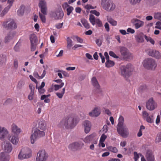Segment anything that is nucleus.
Here are the masks:
<instances>
[{
	"instance_id": "62",
	"label": "nucleus",
	"mask_w": 161,
	"mask_h": 161,
	"mask_svg": "<svg viewBox=\"0 0 161 161\" xmlns=\"http://www.w3.org/2000/svg\"><path fill=\"white\" fill-rule=\"evenodd\" d=\"M108 130V127L107 125H105L103 127V131L104 132L106 133Z\"/></svg>"
},
{
	"instance_id": "26",
	"label": "nucleus",
	"mask_w": 161,
	"mask_h": 161,
	"mask_svg": "<svg viewBox=\"0 0 161 161\" xmlns=\"http://www.w3.org/2000/svg\"><path fill=\"white\" fill-rule=\"evenodd\" d=\"M9 140L14 145H17L19 141V138L18 135H12L9 138Z\"/></svg>"
},
{
	"instance_id": "37",
	"label": "nucleus",
	"mask_w": 161,
	"mask_h": 161,
	"mask_svg": "<svg viewBox=\"0 0 161 161\" xmlns=\"http://www.w3.org/2000/svg\"><path fill=\"white\" fill-rule=\"evenodd\" d=\"M11 7L10 6L8 5L7 7L5 8L1 12L0 14L1 16L2 17L4 16L8 12Z\"/></svg>"
},
{
	"instance_id": "12",
	"label": "nucleus",
	"mask_w": 161,
	"mask_h": 161,
	"mask_svg": "<svg viewBox=\"0 0 161 161\" xmlns=\"http://www.w3.org/2000/svg\"><path fill=\"white\" fill-rule=\"evenodd\" d=\"M98 138L96 137V134L93 133L89 136H86L84 139V142L86 143H89L90 142L94 144H97Z\"/></svg>"
},
{
	"instance_id": "25",
	"label": "nucleus",
	"mask_w": 161,
	"mask_h": 161,
	"mask_svg": "<svg viewBox=\"0 0 161 161\" xmlns=\"http://www.w3.org/2000/svg\"><path fill=\"white\" fill-rule=\"evenodd\" d=\"M10 156L4 152L0 153V161H9Z\"/></svg>"
},
{
	"instance_id": "19",
	"label": "nucleus",
	"mask_w": 161,
	"mask_h": 161,
	"mask_svg": "<svg viewBox=\"0 0 161 161\" xmlns=\"http://www.w3.org/2000/svg\"><path fill=\"white\" fill-rule=\"evenodd\" d=\"M11 130L12 133L16 135H19L22 131L21 129L14 123L11 126Z\"/></svg>"
},
{
	"instance_id": "56",
	"label": "nucleus",
	"mask_w": 161,
	"mask_h": 161,
	"mask_svg": "<svg viewBox=\"0 0 161 161\" xmlns=\"http://www.w3.org/2000/svg\"><path fill=\"white\" fill-rule=\"evenodd\" d=\"M36 44H31V50L34 51L36 49Z\"/></svg>"
},
{
	"instance_id": "38",
	"label": "nucleus",
	"mask_w": 161,
	"mask_h": 161,
	"mask_svg": "<svg viewBox=\"0 0 161 161\" xmlns=\"http://www.w3.org/2000/svg\"><path fill=\"white\" fill-rule=\"evenodd\" d=\"M153 17L155 19L159 20L161 21V12H156L154 13Z\"/></svg>"
},
{
	"instance_id": "11",
	"label": "nucleus",
	"mask_w": 161,
	"mask_h": 161,
	"mask_svg": "<svg viewBox=\"0 0 161 161\" xmlns=\"http://www.w3.org/2000/svg\"><path fill=\"white\" fill-rule=\"evenodd\" d=\"M48 155L45 150H39L37 154L36 161H46Z\"/></svg>"
},
{
	"instance_id": "22",
	"label": "nucleus",
	"mask_w": 161,
	"mask_h": 161,
	"mask_svg": "<svg viewBox=\"0 0 161 161\" xmlns=\"http://www.w3.org/2000/svg\"><path fill=\"white\" fill-rule=\"evenodd\" d=\"M15 35V33L14 32H10L7 33L4 38V42L7 43L12 40Z\"/></svg>"
},
{
	"instance_id": "23",
	"label": "nucleus",
	"mask_w": 161,
	"mask_h": 161,
	"mask_svg": "<svg viewBox=\"0 0 161 161\" xmlns=\"http://www.w3.org/2000/svg\"><path fill=\"white\" fill-rule=\"evenodd\" d=\"M8 133V132L6 128L0 126V139L1 140H3Z\"/></svg>"
},
{
	"instance_id": "4",
	"label": "nucleus",
	"mask_w": 161,
	"mask_h": 161,
	"mask_svg": "<svg viewBox=\"0 0 161 161\" xmlns=\"http://www.w3.org/2000/svg\"><path fill=\"white\" fill-rule=\"evenodd\" d=\"M32 152L31 149L28 148H22L20 151L18 158L19 160L27 159L31 157Z\"/></svg>"
},
{
	"instance_id": "7",
	"label": "nucleus",
	"mask_w": 161,
	"mask_h": 161,
	"mask_svg": "<svg viewBox=\"0 0 161 161\" xmlns=\"http://www.w3.org/2000/svg\"><path fill=\"white\" fill-rule=\"evenodd\" d=\"M3 26L7 30H13L17 28V25L14 21L11 19H8L3 22Z\"/></svg>"
},
{
	"instance_id": "45",
	"label": "nucleus",
	"mask_w": 161,
	"mask_h": 161,
	"mask_svg": "<svg viewBox=\"0 0 161 161\" xmlns=\"http://www.w3.org/2000/svg\"><path fill=\"white\" fill-rule=\"evenodd\" d=\"M107 148L109 151L114 153H116L118 151L117 148L115 147L109 146L107 147Z\"/></svg>"
},
{
	"instance_id": "28",
	"label": "nucleus",
	"mask_w": 161,
	"mask_h": 161,
	"mask_svg": "<svg viewBox=\"0 0 161 161\" xmlns=\"http://www.w3.org/2000/svg\"><path fill=\"white\" fill-rule=\"evenodd\" d=\"M46 123L44 120H40L38 122V128L43 131L46 129Z\"/></svg>"
},
{
	"instance_id": "13",
	"label": "nucleus",
	"mask_w": 161,
	"mask_h": 161,
	"mask_svg": "<svg viewBox=\"0 0 161 161\" xmlns=\"http://www.w3.org/2000/svg\"><path fill=\"white\" fill-rule=\"evenodd\" d=\"M120 52L123 58L125 59H129L132 57L131 54L129 52L128 49L125 47H120Z\"/></svg>"
},
{
	"instance_id": "63",
	"label": "nucleus",
	"mask_w": 161,
	"mask_h": 161,
	"mask_svg": "<svg viewBox=\"0 0 161 161\" xmlns=\"http://www.w3.org/2000/svg\"><path fill=\"white\" fill-rule=\"evenodd\" d=\"M14 67L15 69H17L18 67V61L15 60L14 62Z\"/></svg>"
},
{
	"instance_id": "64",
	"label": "nucleus",
	"mask_w": 161,
	"mask_h": 161,
	"mask_svg": "<svg viewBox=\"0 0 161 161\" xmlns=\"http://www.w3.org/2000/svg\"><path fill=\"white\" fill-rule=\"evenodd\" d=\"M127 31L128 32L130 33L131 34L134 33L135 32V30L133 29L130 28H128Z\"/></svg>"
},
{
	"instance_id": "16",
	"label": "nucleus",
	"mask_w": 161,
	"mask_h": 161,
	"mask_svg": "<svg viewBox=\"0 0 161 161\" xmlns=\"http://www.w3.org/2000/svg\"><path fill=\"white\" fill-rule=\"evenodd\" d=\"M89 19L93 25L97 24L99 27H101L103 26L102 21L98 18H95L94 16L92 14L90 15Z\"/></svg>"
},
{
	"instance_id": "31",
	"label": "nucleus",
	"mask_w": 161,
	"mask_h": 161,
	"mask_svg": "<svg viewBox=\"0 0 161 161\" xmlns=\"http://www.w3.org/2000/svg\"><path fill=\"white\" fill-rule=\"evenodd\" d=\"M25 7L23 5H21L17 11V14L19 16H22L24 13Z\"/></svg>"
},
{
	"instance_id": "15",
	"label": "nucleus",
	"mask_w": 161,
	"mask_h": 161,
	"mask_svg": "<svg viewBox=\"0 0 161 161\" xmlns=\"http://www.w3.org/2000/svg\"><path fill=\"white\" fill-rule=\"evenodd\" d=\"M146 52L149 55L156 58L158 59L161 58L160 53L158 51L155 50L151 49H148L146 50Z\"/></svg>"
},
{
	"instance_id": "51",
	"label": "nucleus",
	"mask_w": 161,
	"mask_h": 161,
	"mask_svg": "<svg viewBox=\"0 0 161 161\" xmlns=\"http://www.w3.org/2000/svg\"><path fill=\"white\" fill-rule=\"evenodd\" d=\"M34 96V92H31L28 96V98L30 100H32L33 99Z\"/></svg>"
},
{
	"instance_id": "8",
	"label": "nucleus",
	"mask_w": 161,
	"mask_h": 161,
	"mask_svg": "<svg viewBox=\"0 0 161 161\" xmlns=\"http://www.w3.org/2000/svg\"><path fill=\"white\" fill-rule=\"evenodd\" d=\"M50 16L55 19L58 20L62 19L64 16V13L61 8H59L50 12Z\"/></svg>"
},
{
	"instance_id": "55",
	"label": "nucleus",
	"mask_w": 161,
	"mask_h": 161,
	"mask_svg": "<svg viewBox=\"0 0 161 161\" xmlns=\"http://www.w3.org/2000/svg\"><path fill=\"white\" fill-rule=\"evenodd\" d=\"M90 13L95 14L97 16H98L100 15V13L95 10H91Z\"/></svg>"
},
{
	"instance_id": "3",
	"label": "nucleus",
	"mask_w": 161,
	"mask_h": 161,
	"mask_svg": "<svg viewBox=\"0 0 161 161\" xmlns=\"http://www.w3.org/2000/svg\"><path fill=\"white\" fill-rule=\"evenodd\" d=\"M142 64L146 69L152 70H154L157 67L155 61L152 58H146L143 61Z\"/></svg>"
},
{
	"instance_id": "21",
	"label": "nucleus",
	"mask_w": 161,
	"mask_h": 161,
	"mask_svg": "<svg viewBox=\"0 0 161 161\" xmlns=\"http://www.w3.org/2000/svg\"><path fill=\"white\" fill-rule=\"evenodd\" d=\"M83 125L84 127L85 132L87 134L90 131L91 127V123L89 120H86L84 121Z\"/></svg>"
},
{
	"instance_id": "58",
	"label": "nucleus",
	"mask_w": 161,
	"mask_h": 161,
	"mask_svg": "<svg viewBox=\"0 0 161 161\" xmlns=\"http://www.w3.org/2000/svg\"><path fill=\"white\" fill-rule=\"evenodd\" d=\"M107 138V136L104 134H103L101 136L100 140V141L104 142Z\"/></svg>"
},
{
	"instance_id": "59",
	"label": "nucleus",
	"mask_w": 161,
	"mask_h": 161,
	"mask_svg": "<svg viewBox=\"0 0 161 161\" xmlns=\"http://www.w3.org/2000/svg\"><path fill=\"white\" fill-rule=\"evenodd\" d=\"M85 8L87 9H94L96 8L95 7V8L92 6L91 5L89 4H87L86 5L85 7Z\"/></svg>"
},
{
	"instance_id": "30",
	"label": "nucleus",
	"mask_w": 161,
	"mask_h": 161,
	"mask_svg": "<svg viewBox=\"0 0 161 161\" xmlns=\"http://www.w3.org/2000/svg\"><path fill=\"white\" fill-rule=\"evenodd\" d=\"M31 44H36L37 42V39L36 35L34 34H31L30 37Z\"/></svg>"
},
{
	"instance_id": "46",
	"label": "nucleus",
	"mask_w": 161,
	"mask_h": 161,
	"mask_svg": "<svg viewBox=\"0 0 161 161\" xmlns=\"http://www.w3.org/2000/svg\"><path fill=\"white\" fill-rule=\"evenodd\" d=\"M74 8L72 6H69V7L68 8H67V15L68 16L74 10Z\"/></svg>"
},
{
	"instance_id": "32",
	"label": "nucleus",
	"mask_w": 161,
	"mask_h": 161,
	"mask_svg": "<svg viewBox=\"0 0 161 161\" xmlns=\"http://www.w3.org/2000/svg\"><path fill=\"white\" fill-rule=\"evenodd\" d=\"M147 161H154V155L151 153H147Z\"/></svg>"
},
{
	"instance_id": "35",
	"label": "nucleus",
	"mask_w": 161,
	"mask_h": 161,
	"mask_svg": "<svg viewBox=\"0 0 161 161\" xmlns=\"http://www.w3.org/2000/svg\"><path fill=\"white\" fill-rule=\"evenodd\" d=\"M65 87H64L63 88L62 91L61 92H57L55 93L57 97L59 98H62L65 93Z\"/></svg>"
},
{
	"instance_id": "49",
	"label": "nucleus",
	"mask_w": 161,
	"mask_h": 161,
	"mask_svg": "<svg viewBox=\"0 0 161 161\" xmlns=\"http://www.w3.org/2000/svg\"><path fill=\"white\" fill-rule=\"evenodd\" d=\"M6 60V57L5 55H2V57L0 58V63L1 64H3L5 62Z\"/></svg>"
},
{
	"instance_id": "33",
	"label": "nucleus",
	"mask_w": 161,
	"mask_h": 161,
	"mask_svg": "<svg viewBox=\"0 0 161 161\" xmlns=\"http://www.w3.org/2000/svg\"><path fill=\"white\" fill-rule=\"evenodd\" d=\"M114 64V62L111 61L108 59V60H106V62L105 63L106 66L107 67L109 68L113 66Z\"/></svg>"
},
{
	"instance_id": "50",
	"label": "nucleus",
	"mask_w": 161,
	"mask_h": 161,
	"mask_svg": "<svg viewBox=\"0 0 161 161\" xmlns=\"http://www.w3.org/2000/svg\"><path fill=\"white\" fill-rule=\"evenodd\" d=\"M19 45L20 44L18 42L16 44L14 47V49L15 51L17 52L20 51Z\"/></svg>"
},
{
	"instance_id": "36",
	"label": "nucleus",
	"mask_w": 161,
	"mask_h": 161,
	"mask_svg": "<svg viewBox=\"0 0 161 161\" xmlns=\"http://www.w3.org/2000/svg\"><path fill=\"white\" fill-rule=\"evenodd\" d=\"M108 21L112 25L116 26L117 25V22L111 17H108L107 18Z\"/></svg>"
},
{
	"instance_id": "52",
	"label": "nucleus",
	"mask_w": 161,
	"mask_h": 161,
	"mask_svg": "<svg viewBox=\"0 0 161 161\" xmlns=\"http://www.w3.org/2000/svg\"><path fill=\"white\" fill-rule=\"evenodd\" d=\"M140 154H138L136 152H135L134 153V160L135 161H137L138 159L139 158V155H140Z\"/></svg>"
},
{
	"instance_id": "48",
	"label": "nucleus",
	"mask_w": 161,
	"mask_h": 161,
	"mask_svg": "<svg viewBox=\"0 0 161 161\" xmlns=\"http://www.w3.org/2000/svg\"><path fill=\"white\" fill-rule=\"evenodd\" d=\"M73 37L74 38H73V39H75L78 42L81 43H82L83 42V40L82 38L78 37V36H74Z\"/></svg>"
},
{
	"instance_id": "57",
	"label": "nucleus",
	"mask_w": 161,
	"mask_h": 161,
	"mask_svg": "<svg viewBox=\"0 0 161 161\" xmlns=\"http://www.w3.org/2000/svg\"><path fill=\"white\" fill-rule=\"evenodd\" d=\"M12 102V100L10 98L7 99L4 102V105H8L11 103Z\"/></svg>"
},
{
	"instance_id": "29",
	"label": "nucleus",
	"mask_w": 161,
	"mask_h": 161,
	"mask_svg": "<svg viewBox=\"0 0 161 161\" xmlns=\"http://www.w3.org/2000/svg\"><path fill=\"white\" fill-rule=\"evenodd\" d=\"M91 82L92 85L95 88L98 89L100 88L99 84L96 78L95 77H93L91 79Z\"/></svg>"
},
{
	"instance_id": "2",
	"label": "nucleus",
	"mask_w": 161,
	"mask_h": 161,
	"mask_svg": "<svg viewBox=\"0 0 161 161\" xmlns=\"http://www.w3.org/2000/svg\"><path fill=\"white\" fill-rule=\"evenodd\" d=\"M117 130L118 133L122 137L126 138L129 135V130L124 123V117L120 115L118 119Z\"/></svg>"
},
{
	"instance_id": "40",
	"label": "nucleus",
	"mask_w": 161,
	"mask_h": 161,
	"mask_svg": "<svg viewBox=\"0 0 161 161\" xmlns=\"http://www.w3.org/2000/svg\"><path fill=\"white\" fill-rule=\"evenodd\" d=\"M39 14L42 22L43 23H45L46 22L45 15H44L42 13H41L40 12H39Z\"/></svg>"
},
{
	"instance_id": "43",
	"label": "nucleus",
	"mask_w": 161,
	"mask_h": 161,
	"mask_svg": "<svg viewBox=\"0 0 161 161\" xmlns=\"http://www.w3.org/2000/svg\"><path fill=\"white\" fill-rule=\"evenodd\" d=\"M145 39L147 42H149L153 45L154 44L155 42L154 40L151 37L145 35Z\"/></svg>"
},
{
	"instance_id": "34",
	"label": "nucleus",
	"mask_w": 161,
	"mask_h": 161,
	"mask_svg": "<svg viewBox=\"0 0 161 161\" xmlns=\"http://www.w3.org/2000/svg\"><path fill=\"white\" fill-rule=\"evenodd\" d=\"M67 46L68 48L70 49L71 47L73 46V41L69 37L67 38Z\"/></svg>"
},
{
	"instance_id": "17",
	"label": "nucleus",
	"mask_w": 161,
	"mask_h": 161,
	"mask_svg": "<svg viewBox=\"0 0 161 161\" xmlns=\"http://www.w3.org/2000/svg\"><path fill=\"white\" fill-rule=\"evenodd\" d=\"M131 22L136 29L142 27L144 25V22L137 18H134L131 20Z\"/></svg>"
},
{
	"instance_id": "42",
	"label": "nucleus",
	"mask_w": 161,
	"mask_h": 161,
	"mask_svg": "<svg viewBox=\"0 0 161 161\" xmlns=\"http://www.w3.org/2000/svg\"><path fill=\"white\" fill-rule=\"evenodd\" d=\"M142 0H129L130 4L135 5L140 3Z\"/></svg>"
},
{
	"instance_id": "18",
	"label": "nucleus",
	"mask_w": 161,
	"mask_h": 161,
	"mask_svg": "<svg viewBox=\"0 0 161 161\" xmlns=\"http://www.w3.org/2000/svg\"><path fill=\"white\" fill-rule=\"evenodd\" d=\"M83 144L80 142H76L70 144L68 146L69 148L72 151H75L81 147Z\"/></svg>"
},
{
	"instance_id": "47",
	"label": "nucleus",
	"mask_w": 161,
	"mask_h": 161,
	"mask_svg": "<svg viewBox=\"0 0 161 161\" xmlns=\"http://www.w3.org/2000/svg\"><path fill=\"white\" fill-rule=\"evenodd\" d=\"M148 123H151L154 122V118L152 115H150L149 117L146 119Z\"/></svg>"
},
{
	"instance_id": "39",
	"label": "nucleus",
	"mask_w": 161,
	"mask_h": 161,
	"mask_svg": "<svg viewBox=\"0 0 161 161\" xmlns=\"http://www.w3.org/2000/svg\"><path fill=\"white\" fill-rule=\"evenodd\" d=\"M81 23L84 26L86 29H89L90 28V25L87 21L85 19H82L81 21Z\"/></svg>"
},
{
	"instance_id": "54",
	"label": "nucleus",
	"mask_w": 161,
	"mask_h": 161,
	"mask_svg": "<svg viewBox=\"0 0 161 161\" xmlns=\"http://www.w3.org/2000/svg\"><path fill=\"white\" fill-rule=\"evenodd\" d=\"M156 142L158 143L161 142V134H158L156 139Z\"/></svg>"
},
{
	"instance_id": "27",
	"label": "nucleus",
	"mask_w": 161,
	"mask_h": 161,
	"mask_svg": "<svg viewBox=\"0 0 161 161\" xmlns=\"http://www.w3.org/2000/svg\"><path fill=\"white\" fill-rule=\"evenodd\" d=\"M13 147L11 144L8 142H6L4 144V150L8 153H10L12 150Z\"/></svg>"
},
{
	"instance_id": "5",
	"label": "nucleus",
	"mask_w": 161,
	"mask_h": 161,
	"mask_svg": "<svg viewBox=\"0 0 161 161\" xmlns=\"http://www.w3.org/2000/svg\"><path fill=\"white\" fill-rule=\"evenodd\" d=\"M45 135V133L44 131L40 130L37 129H35L31 136V143L34 144L37 139L43 137Z\"/></svg>"
},
{
	"instance_id": "6",
	"label": "nucleus",
	"mask_w": 161,
	"mask_h": 161,
	"mask_svg": "<svg viewBox=\"0 0 161 161\" xmlns=\"http://www.w3.org/2000/svg\"><path fill=\"white\" fill-rule=\"evenodd\" d=\"M101 5L105 10L110 11L113 10L115 8V4L111 0H102Z\"/></svg>"
},
{
	"instance_id": "44",
	"label": "nucleus",
	"mask_w": 161,
	"mask_h": 161,
	"mask_svg": "<svg viewBox=\"0 0 161 161\" xmlns=\"http://www.w3.org/2000/svg\"><path fill=\"white\" fill-rule=\"evenodd\" d=\"M64 85V83H61L60 85H55L54 86V90L57 91L61 88Z\"/></svg>"
},
{
	"instance_id": "1",
	"label": "nucleus",
	"mask_w": 161,
	"mask_h": 161,
	"mask_svg": "<svg viewBox=\"0 0 161 161\" xmlns=\"http://www.w3.org/2000/svg\"><path fill=\"white\" fill-rule=\"evenodd\" d=\"M79 119L77 118L67 117L63 119L58 124V127L60 128L64 127L66 128H70L74 127L78 123Z\"/></svg>"
},
{
	"instance_id": "10",
	"label": "nucleus",
	"mask_w": 161,
	"mask_h": 161,
	"mask_svg": "<svg viewBox=\"0 0 161 161\" xmlns=\"http://www.w3.org/2000/svg\"><path fill=\"white\" fill-rule=\"evenodd\" d=\"M157 107V103L153 97L150 98L146 102V107L149 111L154 110Z\"/></svg>"
},
{
	"instance_id": "14",
	"label": "nucleus",
	"mask_w": 161,
	"mask_h": 161,
	"mask_svg": "<svg viewBox=\"0 0 161 161\" xmlns=\"http://www.w3.org/2000/svg\"><path fill=\"white\" fill-rule=\"evenodd\" d=\"M38 6L41 13L44 15H47V8L45 0H39Z\"/></svg>"
},
{
	"instance_id": "41",
	"label": "nucleus",
	"mask_w": 161,
	"mask_h": 161,
	"mask_svg": "<svg viewBox=\"0 0 161 161\" xmlns=\"http://www.w3.org/2000/svg\"><path fill=\"white\" fill-rule=\"evenodd\" d=\"M142 114V118L144 120H146L150 116L149 114L146 111H143Z\"/></svg>"
},
{
	"instance_id": "9",
	"label": "nucleus",
	"mask_w": 161,
	"mask_h": 161,
	"mask_svg": "<svg viewBox=\"0 0 161 161\" xmlns=\"http://www.w3.org/2000/svg\"><path fill=\"white\" fill-rule=\"evenodd\" d=\"M121 74L125 77L129 75L130 73L132 71V65L129 64L126 65L121 66L120 67Z\"/></svg>"
},
{
	"instance_id": "61",
	"label": "nucleus",
	"mask_w": 161,
	"mask_h": 161,
	"mask_svg": "<svg viewBox=\"0 0 161 161\" xmlns=\"http://www.w3.org/2000/svg\"><path fill=\"white\" fill-rule=\"evenodd\" d=\"M63 25V23H58L56 25V27L58 29H60L62 27Z\"/></svg>"
},
{
	"instance_id": "53",
	"label": "nucleus",
	"mask_w": 161,
	"mask_h": 161,
	"mask_svg": "<svg viewBox=\"0 0 161 161\" xmlns=\"http://www.w3.org/2000/svg\"><path fill=\"white\" fill-rule=\"evenodd\" d=\"M109 54L110 55V56L116 58H119V57L116 55L115 54L113 51H110L109 52Z\"/></svg>"
},
{
	"instance_id": "20",
	"label": "nucleus",
	"mask_w": 161,
	"mask_h": 161,
	"mask_svg": "<svg viewBox=\"0 0 161 161\" xmlns=\"http://www.w3.org/2000/svg\"><path fill=\"white\" fill-rule=\"evenodd\" d=\"M145 35L142 32L138 33L135 36V38L136 41L139 43H142L144 41V38Z\"/></svg>"
},
{
	"instance_id": "60",
	"label": "nucleus",
	"mask_w": 161,
	"mask_h": 161,
	"mask_svg": "<svg viewBox=\"0 0 161 161\" xmlns=\"http://www.w3.org/2000/svg\"><path fill=\"white\" fill-rule=\"evenodd\" d=\"M104 27L107 31L108 32L109 31V24L107 22L105 24Z\"/></svg>"
},
{
	"instance_id": "24",
	"label": "nucleus",
	"mask_w": 161,
	"mask_h": 161,
	"mask_svg": "<svg viewBox=\"0 0 161 161\" xmlns=\"http://www.w3.org/2000/svg\"><path fill=\"white\" fill-rule=\"evenodd\" d=\"M100 109L97 107H96L91 112H89V115L91 117H97L100 115Z\"/></svg>"
}]
</instances>
